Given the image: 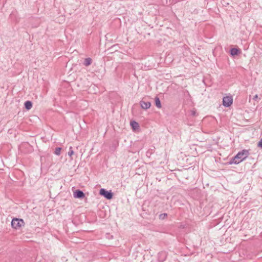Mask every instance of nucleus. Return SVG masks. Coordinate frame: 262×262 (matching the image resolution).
Instances as JSON below:
<instances>
[{"instance_id": "1a4fd4ad", "label": "nucleus", "mask_w": 262, "mask_h": 262, "mask_svg": "<svg viewBox=\"0 0 262 262\" xmlns=\"http://www.w3.org/2000/svg\"><path fill=\"white\" fill-rule=\"evenodd\" d=\"M25 106L27 110H29L32 106V103L30 101H27L25 102Z\"/></svg>"}, {"instance_id": "f3484780", "label": "nucleus", "mask_w": 262, "mask_h": 262, "mask_svg": "<svg viewBox=\"0 0 262 262\" xmlns=\"http://www.w3.org/2000/svg\"><path fill=\"white\" fill-rule=\"evenodd\" d=\"M160 254L161 255H163V256H164L163 258H165V253H161Z\"/></svg>"}, {"instance_id": "7ed1b4c3", "label": "nucleus", "mask_w": 262, "mask_h": 262, "mask_svg": "<svg viewBox=\"0 0 262 262\" xmlns=\"http://www.w3.org/2000/svg\"><path fill=\"white\" fill-rule=\"evenodd\" d=\"M99 193L100 195L104 196L106 199L108 200H110L113 198V193L110 191H107L106 189L104 188H101L100 190Z\"/></svg>"}, {"instance_id": "423d86ee", "label": "nucleus", "mask_w": 262, "mask_h": 262, "mask_svg": "<svg viewBox=\"0 0 262 262\" xmlns=\"http://www.w3.org/2000/svg\"><path fill=\"white\" fill-rule=\"evenodd\" d=\"M73 195H74V197L75 198H78V199H81L84 196V193L83 192V191H82L80 190H76L74 192Z\"/></svg>"}, {"instance_id": "f8f14e48", "label": "nucleus", "mask_w": 262, "mask_h": 262, "mask_svg": "<svg viewBox=\"0 0 262 262\" xmlns=\"http://www.w3.org/2000/svg\"><path fill=\"white\" fill-rule=\"evenodd\" d=\"M61 148L60 147H57L55 148L54 153L55 155L59 156L60 154Z\"/></svg>"}, {"instance_id": "ddd939ff", "label": "nucleus", "mask_w": 262, "mask_h": 262, "mask_svg": "<svg viewBox=\"0 0 262 262\" xmlns=\"http://www.w3.org/2000/svg\"><path fill=\"white\" fill-rule=\"evenodd\" d=\"M74 154V151L73 150H72V147H70V150L68 153V155L70 156V157H71Z\"/></svg>"}, {"instance_id": "9d476101", "label": "nucleus", "mask_w": 262, "mask_h": 262, "mask_svg": "<svg viewBox=\"0 0 262 262\" xmlns=\"http://www.w3.org/2000/svg\"><path fill=\"white\" fill-rule=\"evenodd\" d=\"M238 52V50L236 48H232L230 50V53L232 56L237 55Z\"/></svg>"}, {"instance_id": "0eeeda50", "label": "nucleus", "mask_w": 262, "mask_h": 262, "mask_svg": "<svg viewBox=\"0 0 262 262\" xmlns=\"http://www.w3.org/2000/svg\"><path fill=\"white\" fill-rule=\"evenodd\" d=\"M130 126H131L132 129H133V130L135 131L137 129H139V124L137 122H136L135 121H132L130 122Z\"/></svg>"}, {"instance_id": "f03ea898", "label": "nucleus", "mask_w": 262, "mask_h": 262, "mask_svg": "<svg viewBox=\"0 0 262 262\" xmlns=\"http://www.w3.org/2000/svg\"><path fill=\"white\" fill-rule=\"evenodd\" d=\"M24 225V222L22 219H14L11 222L12 227L16 229H19Z\"/></svg>"}, {"instance_id": "20e7f679", "label": "nucleus", "mask_w": 262, "mask_h": 262, "mask_svg": "<svg viewBox=\"0 0 262 262\" xmlns=\"http://www.w3.org/2000/svg\"><path fill=\"white\" fill-rule=\"evenodd\" d=\"M233 102V99L231 96L224 97L223 99V104L226 107L230 106Z\"/></svg>"}, {"instance_id": "dca6fc26", "label": "nucleus", "mask_w": 262, "mask_h": 262, "mask_svg": "<svg viewBox=\"0 0 262 262\" xmlns=\"http://www.w3.org/2000/svg\"><path fill=\"white\" fill-rule=\"evenodd\" d=\"M257 98H258V95H255V96H253V99L254 100H256V99Z\"/></svg>"}, {"instance_id": "9b49d317", "label": "nucleus", "mask_w": 262, "mask_h": 262, "mask_svg": "<svg viewBox=\"0 0 262 262\" xmlns=\"http://www.w3.org/2000/svg\"><path fill=\"white\" fill-rule=\"evenodd\" d=\"M155 104H156V106L158 108H161V107L160 100L159 98L158 97H156L155 98Z\"/></svg>"}, {"instance_id": "6e6552de", "label": "nucleus", "mask_w": 262, "mask_h": 262, "mask_svg": "<svg viewBox=\"0 0 262 262\" xmlns=\"http://www.w3.org/2000/svg\"><path fill=\"white\" fill-rule=\"evenodd\" d=\"M92 63V59L91 58L89 57V58H86L84 59L83 64L85 66L88 67V66H90V64H91Z\"/></svg>"}, {"instance_id": "2eb2a0df", "label": "nucleus", "mask_w": 262, "mask_h": 262, "mask_svg": "<svg viewBox=\"0 0 262 262\" xmlns=\"http://www.w3.org/2000/svg\"><path fill=\"white\" fill-rule=\"evenodd\" d=\"M258 146L262 148V139H261L258 143Z\"/></svg>"}, {"instance_id": "39448f33", "label": "nucleus", "mask_w": 262, "mask_h": 262, "mask_svg": "<svg viewBox=\"0 0 262 262\" xmlns=\"http://www.w3.org/2000/svg\"><path fill=\"white\" fill-rule=\"evenodd\" d=\"M140 104L142 108L144 110H147L151 106V103L149 102H146L143 100H141L140 102Z\"/></svg>"}, {"instance_id": "4468645a", "label": "nucleus", "mask_w": 262, "mask_h": 262, "mask_svg": "<svg viewBox=\"0 0 262 262\" xmlns=\"http://www.w3.org/2000/svg\"><path fill=\"white\" fill-rule=\"evenodd\" d=\"M166 216H167V214L166 213L161 214L160 215V218L162 219H163Z\"/></svg>"}, {"instance_id": "f257e3e1", "label": "nucleus", "mask_w": 262, "mask_h": 262, "mask_svg": "<svg viewBox=\"0 0 262 262\" xmlns=\"http://www.w3.org/2000/svg\"><path fill=\"white\" fill-rule=\"evenodd\" d=\"M248 150L244 149L239 152L230 161V164H238L245 160L249 155Z\"/></svg>"}]
</instances>
